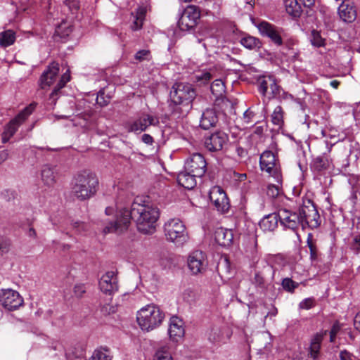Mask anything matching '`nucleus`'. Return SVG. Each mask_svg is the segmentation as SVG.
<instances>
[{
  "instance_id": "f257e3e1",
  "label": "nucleus",
  "mask_w": 360,
  "mask_h": 360,
  "mask_svg": "<svg viewBox=\"0 0 360 360\" xmlns=\"http://www.w3.org/2000/svg\"><path fill=\"white\" fill-rule=\"evenodd\" d=\"M160 216L157 207L141 204L134 201L131 209H120L115 216V220L107 221L104 225L103 232L104 234L109 233H122L127 230L134 220L138 230L143 233H149L155 230V224Z\"/></svg>"
},
{
  "instance_id": "f03ea898",
  "label": "nucleus",
  "mask_w": 360,
  "mask_h": 360,
  "mask_svg": "<svg viewBox=\"0 0 360 360\" xmlns=\"http://www.w3.org/2000/svg\"><path fill=\"white\" fill-rule=\"evenodd\" d=\"M197 96L195 89L189 83L176 82L170 92L168 107L171 113L177 117H184L192 108V103Z\"/></svg>"
},
{
  "instance_id": "7ed1b4c3",
  "label": "nucleus",
  "mask_w": 360,
  "mask_h": 360,
  "mask_svg": "<svg viewBox=\"0 0 360 360\" xmlns=\"http://www.w3.org/2000/svg\"><path fill=\"white\" fill-rule=\"evenodd\" d=\"M99 187V181L96 174L84 170L77 173L71 184V194L79 201L94 197Z\"/></svg>"
},
{
  "instance_id": "20e7f679",
  "label": "nucleus",
  "mask_w": 360,
  "mask_h": 360,
  "mask_svg": "<svg viewBox=\"0 0 360 360\" xmlns=\"http://www.w3.org/2000/svg\"><path fill=\"white\" fill-rule=\"evenodd\" d=\"M165 319L163 311L155 304H148L137 313L138 324L143 330L150 331L159 327Z\"/></svg>"
},
{
  "instance_id": "39448f33",
  "label": "nucleus",
  "mask_w": 360,
  "mask_h": 360,
  "mask_svg": "<svg viewBox=\"0 0 360 360\" xmlns=\"http://www.w3.org/2000/svg\"><path fill=\"white\" fill-rule=\"evenodd\" d=\"M302 229L309 227L316 229L321 225V217L314 202L309 199H303L302 205L297 210Z\"/></svg>"
},
{
  "instance_id": "423d86ee",
  "label": "nucleus",
  "mask_w": 360,
  "mask_h": 360,
  "mask_svg": "<svg viewBox=\"0 0 360 360\" xmlns=\"http://www.w3.org/2000/svg\"><path fill=\"white\" fill-rule=\"evenodd\" d=\"M167 239L177 245H181L188 239L186 229L183 222L179 219H171L164 226Z\"/></svg>"
},
{
  "instance_id": "0eeeda50",
  "label": "nucleus",
  "mask_w": 360,
  "mask_h": 360,
  "mask_svg": "<svg viewBox=\"0 0 360 360\" xmlns=\"http://www.w3.org/2000/svg\"><path fill=\"white\" fill-rule=\"evenodd\" d=\"M200 17L199 8L194 5L188 6L184 11L178 21V25L181 30H191L194 29Z\"/></svg>"
},
{
  "instance_id": "6e6552de",
  "label": "nucleus",
  "mask_w": 360,
  "mask_h": 360,
  "mask_svg": "<svg viewBox=\"0 0 360 360\" xmlns=\"http://www.w3.org/2000/svg\"><path fill=\"white\" fill-rule=\"evenodd\" d=\"M276 157L270 150L264 151L260 156L259 164L262 171L274 176L278 184H281V175L279 167L276 163Z\"/></svg>"
},
{
  "instance_id": "1a4fd4ad",
  "label": "nucleus",
  "mask_w": 360,
  "mask_h": 360,
  "mask_svg": "<svg viewBox=\"0 0 360 360\" xmlns=\"http://www.w3.org/2000/svg\"><path fill=\"white\" fill-rule=\"evenodd\" d=\"M0 302L6 309L13 311L23 304V299L17 291L6 289L0 292Z\"/></svg>"
},
{
  "instance_id": "9d476101",
  "label": "nucleus",
  "mask_w": 360,
  "mask_h": 360,
  "mask_svg": "<svg viewBox=\"0 0 360 360\" xmlns=\"http://www.w3.org/2000/svg\"><path fill=\"white\" fill-rule=\"evenodd\" d=\"M207 168V163L205 158L200 153H194L189 158L187 159L184 169L186 171L197 176L198 177H202Z\"/></svg>"
},
{
  "instance_id": "9b49d317",
  "label": "nucleus",
  "mask_w": 360,
  "mask_h": 360,
  "mask_svg": "<svg viewBox=\"0 0 360 360\" xmlns=\"http://www.w3.org/2000/svg\"><path fill=\"white\" fill-rule=\"evenodd\" d=\"M210 200L219 212L226 213L229 211V200L225 191L219 186H214L210 190Z\"/></svg>"
},
{
  "instance_id": "f8f14e48",
  "label": "nucleus",
  "mask_w": 360,
  "mask_h": 360,
  "mask_svg": "<svg viewBox=\"0 0 360 360\" xmlns=\"http://www.w3.org/2000/svg\"><path fill=\"white\" fill-rule=\"evenodd\" d=\"M257 27L260 34L269 38L271 41L275 45L280 46L283 44L281 32L277 27L266 21H262Z\"/></svg>"
},
{
  "instance_id": "ddd939ff",
  "label": "nucleus",
  "mask_w": 360,
  "mask_h": 360,
  "mask_svg": "<svg viewBox=\"0 0 360 360\" xmlns=\"http://www.w3.org/2000/svg\"><path fill=\"white\" fill-rule=\"evenodd\" d=\"M158 124L159 120L158 117L148 114H143L134 122L127 125V131L140 133L144 131L148 126H157Z\"/></svg>"
},
{
  "instance_id": "4468645a",
  "label": "nucleus",
  "mask_w": 360,
  "mask_h": 360,
  "mask_svg": "<svg viewBox=\"0 0 360 360\" xmlns=\"http://www.w3.org/2000/svg\"><path fill=\"white\" fill-rule=\"evenodd\" d=\"M278 217L281 224L285 228L295 231L301 226L297 212H292L285 208H281L278 210Z\"/></svg>"
},
{
  "instance_id": "2eb2a0df",
  "label": "nucleus",
  "mask_w": 360,
  "mask_h": 360,
  "mask_svg": "<svg viewBox=\"0 0 360 360\" xmlns=\"http://www.w3.org/2000/svg\"><path fill=\"white\" fill-rule=\"evenodd\" d=\"M229 140L228 135L221 131L212 133L205 139V147L210 151H219Z\"/></svg>"
},
{
  "instance_id": "dca6fc26",
  "label": "nucleus",
  "mask_w": 360,
  "mask_h": 360,
  "mask_svg": "<svg viewBox=\"0 0 360 360\" xmlns=\"http://www.w3.org/2000/svg\"><path fill=\"white\" fill-rule=\"evenodd\" d=\"M210 90L215 98L214 105L224 110V106H227L229 103V101L224 96L226 92L224 83L221 79H216L212 83Z\"/></svg>"
},
{
  "instance_id": "f3484780",
  "label": "nucleus",
  "mask_w": 360,
  "mask_h": 360,
  "mask_svg": "<svg viewBox=\"0 0 360 360\" xmlns=\"http://www.w3.org/2000/svg\"><path fill=\"white\" fill-rule=\"evenodd\" d=\"M188 266L193 274L202 273L206 268V257L203 252L196 250L188 257Z\"/></svg>"
},
{
  "instance_id": "a211bd4d",
  "label": "nucleus",
  "mask_w": 360,
  "mask_h": 360,
  "mask_svg": "<svg viewBox=\"0 0 360 360\" xmlns=\"http://www.w3.org/2000/svg\"><path fill=\"white\" fill-rule=\"evenodd\" d=\"M37 104L35 103H31L29 106L26 107L22 112H20L14 119L11 120L6 126L4 131L13 136L17 131L19 126L27 119V117L35 109Z\"/></svg>"
},
{
  "instance_id": "6ab92c4d",
  "label": "nucleus",
  "mask_w": 360,
  "mask_h": 360,
  "mask_svg": "<svg viewBox=\"0 0 360 360\" xmlns=\"http://www.w3.org/2000/svg\"><path fill=\"white\" fill-rule=\"evenodd\" d=\"M59 72V64L51 63L42 73L39 79V85L41 89L49 87L56 80Z\"/></svg>"
},
{
  "instance_id": "aec40b11",
  "label": "nucleus",
  "mask_w": 360,
  "mask_h": 360,
  "mask_svg": "<svg viewBox=\"0 0 360 360\" xmlns=\"http://www.w3.org/2000/svg\"><path fill=\"white\" fill-rule=\"evenodd\" d=\"M328 330H322L315 333L311 338L310 346L309 348L308 356L313 360H318L320 355L321 345L324 338L326 336Z\"/></svg>"
},
{
  "instance_id": "412c9836",
  "label": "nucleus",
  "mask_w": 360,
  "mask_h": 360,
  "mask_svg": "<svg viewBox=\"0 0 360 360\" xmlns=\"http://www.w3.org/2000/svg\"><path fill=\"white\" fill-rule=\"evenodd\" d=\"M340 18L346 22H352L356 18V10L354 4L349 0H345L338 7Z\"/></svg>"
},
{
  "instance_id": "4be33fe9",
  "label": "nucleus",
  "mask_w": 360,
  "mask_h": 360,
  "mask_svg": "<svg viewBox=\"0 0 360 360\" xmlns=\"http://www.w3.org/2000/svg\"><path fill=\"white\" fill-rule=\"evenodd\" d=\"M168 333L172 341L178 342L181 340L185 333L183 321L177 316L172 317Z\"/></svg>"
},
{
  "instance_id": "5701e85b",
  "label": "nucleus",
  "mask_w": 360,
  "mask_h": 360,
  "mask_svg": "<svg viewBox=\"0 0 360 360\" xmlns=\"http://www.w3.org/2000/svg\"><path fill=\"white\" fill-rule=\"evenodd\" d=\"M99 286L101 291L105 293L111 294L117 290V278L115 276L113 271H108L103 275L100 281Z\"/></svg>"
},
{
  "instance_id": "b1692460",
  "label": "nucleus",
  "mask_w": 360,
  "mask_h": 360,
  "mask_svg": "<svg viewBox=\"0 0 360 360\" xmlns=\"http://www.w3.org/2000/svg\"><path fill=\"white\" fill-rule=\"evenodd\" d=\"M214 239L219 245L228 247L232 244L233 234L231 229L220 227L214 232Z\"/></svg>"
},
{
  "instance_id": "393cba45",
  "label": "nucleus",
  "mask_w": 360,
  "mask_h": 360,
  "mask_svg": "<svg viewBox=\"0 0 360 360\" xmlns=\"http://www.w3.org/2000/svg\"><path fill=\"white\" fill-rule=\"evenodd\" d=\"M217 121L218 117L215 110L207 108L202 114L200 127L203 129H209L214 127Z\"/></svg>"
},
{
  "instance_id": "a878e982",
  "label": "nucleus",
  "mask_w": 360,
  "mask_h": 360,
  "mask_svg": "<svg viewBox=\"0 0 360 360\" xmlns=\"http://www.w3.org/2000/svg\"><path fill=\"white\" fill-rule=\"evenodd\" d=\"M56 167L46 165L42 167L41 178L44 184L48 187H52L56 183Z\"/></svg>"
},
{
  "instance_id": "bb28decb",
  "label": "nucleus",
  "mask_w": 360,
  "mask_h": 360,
  "mask_svg": "<svg viewBox=\"0 0 360 360\" xmlns=\"http://www.w3.org/2000/svg\"><path fill=\"white\" fill-rule=\"evenodd\" d=\"M197 176H194L193 174L186 171L181 172L177 176V182L179 185L184 187L186 189L191 190L195 187Z\"/></svg>"
},
{
  "instance_id": "cd10ccee",
  "label": "nucleus",
  "mask_w": 360,
  "mask_h": 360,
  "mask_svg": "<svg viewBox=\"0 0 360 360\" xmlns=\"http://www.w3.org/2000/svg\"><path fill=\"white\" fill-rule=\"evenodd\" d=\"M279 221L278 212L265 216L259 222L260 227L265 231H272L278 226Z\"/></svg>"
},
{
  "instance_id": "c85d7f7f",
  "label": "nucleus",
  "mask_w": 360,
  "mask_h": 360,
  "mask_svg": "<svg viewBox=\"0 0 360 360\" xmlns=\"http://www.w3.org/2000/svg\"><path fill=\"white\" fill-rule=\"evenodd\" d=\"M286 12L294 18H299L302 9L297 0H283Z\"/></svg>"
},
{
  "instance_id": "c756f323",
  "label": "nucleus",
  "mask_w": 360,
  "mask_h": 360,
  "mask_svg": "<svg viewBox=\"0 0 360 360\" xmlns=\"http://www.w3.org/2000/svg\"><path fill=\"white\" fill-rule=\"evenodd\" d=\"M70 76L68 73L65 72L62 75L60 81L49 96V100L51 101V104H56L60 89L70 81Z\"/></svg>"
},
{
  "instance_id": "7c9ffc66",
  "label": "nucleus",
  "mask_w": 360,
  "mask_h": 360,
  "mask_svg": "<svg viewBox=\"0 0 360 360\" xmlns=\"http://www.w3.org/2000/svg\"><path fill=\"white\" fill-rule=\"evenodd\" d=\"M330 166V160L326 155H320L313 160L312 167L318 172H323L327 170Z\"/></svg>"
},
{
  "instance_id": "2f4dec72",
  "label": "nucleus",
  "mask_w": 360,
  "mask_h": 360,
  "mask_svg": "<svg viewBox=\"0 0 360 360\" xmlns=\"http://www.w3.org/2000/svg\"><path fill=\"white\" fill-rule=\"evenodd\" d=\"M240 44L248 49H259L262 45V41L252 36H246L240 39Z\"/></svg>"
},
{
  "instance_id": "473e14b6",
  "label": "nucleus",
  "mask_w": 360,
  "mask_h": 360,
  "mask_svg": "<svg viewBox=\"0 0 360 360\" xmlns=\"http://www.w3.org/2000/svg\"><path fill=\"white\" fill-rule=\"evenodd\" d=\"M15 41V33L11 30L0 32V45L7 47L12 45Z\"/></svg>"
},
{
  "instance_id": "72a5a7b5",
  "label": "nucleus",
  "mask_w": 360,
  "mask_h": 360,
  "mask_svg": "<svg viewBox=\"0 0 360 360\" xmlns=\"http://www.w3.org/2000/svg\"><path fill=\"white\" fill-rule=\"evenodd\" d=\"M283 110L281 106H276L271 115V122L274 124L281 127L283 124Z\"/></svg>"
},
{
  "instance_id": "f704fd0d",
  "label": "nucleus",
  "mask_w": 360,
  "mask_h": 360,
  "mask_svg": "<svg viewBox=\"0 0 360 360\" xmlns=\"http://www.w3.org/2000/svg\"><path fill=\"white\" fill-rule=\"evenodd\" d=\"M307 246L310 250V259L312 261H315L318 259L319 251L316 247V243L313 240L312 233H309L307 239Z\"/></svg>"
},
{
  "instance_id": "c9c22d12",
  "label": "nucleus",
  "mask_w": 360,
  "mask_h": 360,
  "mask_svg": "<svg viewBox=\"0 0 360 360\" xmlns=\"http://www.w3.org/2000/svg\"><path fill=\"white\" fill-rule=\"evenodd\" d=\"M145 16V10L142 8H139L136 11L135 20L131 25V29L134 31L140 30L143 25V21Z\"/></svg>"
},
{
  "instance_id": "e433bc0d",
  "label": "nucleus",
  "mask_w": 360,
  "mask_h": 360,
  "mask_svg": "<svg viewBox=\"0 0 360 360\" xmlns=\"http://www.w3.org/2000/svg\"><path fill=\"white\" fill-rule=\"evenodd\" d=\"M72 32V28L70 25L63 22L56 29V34L60 38H65Z\"/></svg>"
},
{
  "instance_id": "4c0bfd02",
  "label": "nucleus",
  "mask_w": 360,
  "mask_h": 360,
  "mask_svg": "<svg viewBox=\"0 0 360 360\" xmlns=\"http://www.w3.org/2000/svg\"><path fill=\"white\" fill-rule=\"evenodd\" d=\"M270 92L268 93L269 94V98H274L277 95L280 94V86L276 84V79L271 77L269 76V81Z\"/></svg>"
},
{
  "instance_id": "58836bf2",
  "label": "nucleus",
  "mask_w": 360,
  "mask_h": 360,
  "mask_svg": "<svg viewBox=\"0 0 360 360\" xmlns=\"http://www.w3.org/2000/svg\"><path fill=\"white\" fill-rule=\"evenodd\" d=\"M283 288L289 292H293L295 289L299 286V283L295 282L290 278H285L281 283Z\"/></svg>"
},
{
  "instance_id": "ea45409f",
  "label": "nucleus",
  "mask_w": 360,
  "mask_h": 360,
  "mask_svg": "<svg viewBox=\"0 0 360 360\" xmlns=\"http://www.w3.org/2000/svg\"><path fill=\"white\" fill-rule=\"evenodd\" d=\"M269 77H263L259 78V91L262 96H266L268 94V89L269 87V83H268Z\"/></svg>"
},
{
  "instance_id": "a19ab883",
  "label": "nucleus",
  "mask_w": 360,
  "mask_h": 360,
  "mask_svg": "<svg viewBox=\"0 0 360 360\" xmlns=\"http://www.w3.org/2000/svg\"><path fill=\"white\" fill-rule=\"evenodd\" d=\"M108 350H96L90 360H111V356L107 353Z\"/></svg>"
},
{
  "instance_id": "79ce46f5",
  "label": "nucleus",
  "mask_w": 360,
  "mask_h": 360,
  "mask_svg": "<svg viewBox=\"0 0 360 360\" xmlns=\"http://www.w3.org/2000/svg\"><path fill=\"white\" fill-rule=\"evenodd\" d=\"M118 306L117 304H105L101 307V312L104 316L113 314L117 311Z\"/></svg>"
},
{
  "instance_id": "37998d69",
  "label": "nucleus",
  "mask_w": 360,
  "mask_h": 360,
  "mask_svg": "<svg viewBox=\"0 0 360 360\" xmlns=\"http://www.w3.org/2000/svg\"><path fill=\"white\" fill-rule=\"evenodd\" d=\"M195 81L199 82L200 84H205L210 81L212 78V75L209 72H201L199 75H196Z\"/></svg>"
},
{
  "instance_id": "c03bdc74",
  "label": "nucleus",
  "mask_w": 360,
  "mask_h": 360,
  "mask_svg": "<svg viewBox=\"0 0 360 360\" xmlns=\"http://www.w3.org/2000/svg\"><path fill=\"white\" fill-rule=\"evenodd\" d=\"M221 335L222 334L220 328L218 327H213L210 333L209 340L213 342H219L221 340Z\"/></svg>"
},
{
  "instance_id": "a18cd8bd",
  "label": "nucleus",
  "mask_w": 360,
  "mask_h": 360,
  "mask_svg": "<svg viewBox=\"0 0 360 360\" xmlns=\"http://www.w3.org/2000/svg\"><path fill=\"white\" fill-rule=\"evenodd\" d=\"M110 98L111 97L110 96H107L106 97H105V90L101 89L98 93L96 101L98 104H99L101 106H105L110 103Z\"/></svg>"
},
{
  "instance_id": "49530a36",
  "label": "nucleus",
  "mask_w": 360,
  "mask_h": 360,
  "mask_svg": "<svg viewBox=\"0 0 360 360\" xmlns=\"http://www.w3.org/2000/svg\"><path fill=\"white\" fill-rule=\"evenodd\" d=\"M11 243L6 238L0 236V253L4 255L9 251Z\"/></svg>"
},
{
  "instance_id": "de8ad7c7",
  "label": "nucleus",
  "mask_w": 360,
  "mask_h": 360,
  "mask_svg": "<svg viewBox=\"0 0 360 360\" xmlns=\"http://www.w3.org/2000/svg\"><path fill=\"white\" fill-rule=\"evenodd\" d=\"M281 191L279 185L269 184L267 187L266 194L272 198H276Z\"/></svg>"
},
{
  "instance_id": "09e8293b",
  "label": "nucleus",
  "mask_w": 360,
  "mask_h": 360,
  "mask_svg": "<svg viewBox=\"0 0 360 360\" xmlns=\"http://www.w3.org/2000/svg\"><path fill=\"white\" fill-rule=\"evenodd\" d=\"M64 4L72 13H77L80 7V1L79 0H65Z\"/></svg>"
},
{
  "instance_id": "8fccbe9b",
  "label": "nucleus",
  "mask_w": 360,
  "mask_h": 360,
  "mask_svg": "<svg viewBox=\"0 0 360 360\" xmlns=\"http://www.w3.org/2000/svg\"><path fill=\"white\" fill-rule=\"evenodd\" d=\"M339 359L340 360H360L353 353L347 349H342L340 351Z\"/></svg>"
},
{
  "instance_id": "3c124183",
  "label": "nucleus",
  "mask_w": 360,
  "mask_h": 360,
  "mask_svg": "<svg viewBox=\"0 0 360 360\" xmlns=\"http://www.w3.org/2000/svg\"><path fill=\"white\" fill-rule=\"evenodd\" d=\"M340 323L338 321L335 322L333 323L330 330L329 331L330 342H335L336 335L338 333V332L340 331Z\"/></svg>"
},
{
  "instance_id": "603ef678",
  "label": "nucleus",
  "mask_w": 360,
  "mask_h": 360,
  "mask_svg": "<svg viewBox=\"0 0 360 360\" xmlns=\"http://www.w3.org/2000/svg\"><path fill=\"white\" fill-rule=\"evenodd\" d=\"M155 360H172L170 354L168 352L159 350L155 354Z\"/></svg>"
},
{
  "instance_id": "864d4df0",
  "label": "nucleus",
  "mask_w": 360,
  "mask_h": 360,
  "mask_svg": "<svg viewBox=\"0 0 360 360\" xmlns=\"http://www.w3.org/2000/svg\"><path fill=\"white\" fill-rule=\"evenodd\" d=\"M75 295L77 297H82L86 292V288L84 284H77L73 289Z\"/></svg>"
},
{
  "instance_id": "5fc2aeb1",
  "label": "nucleus",
  "mask_w": 360,
  "mask_h": 360,
  "mask_svg": "<svg viewBox=\"0 0 360 360\" xmlns=\"http://www.w3.org/2000/svg\"><path fill=\"white\" fill-rule=\"evenodd\" d=\"M312 36H313V39L311 40V41L314 46L320 47L323 45V40L321 37V36L318 32H316L314 30L312 32Z\"/></svg>"
},
{
  "instance_id": "6e6d98bb",
  "label": "nucleus",
  "mask_w": 360,
  "mask_h": 360,
  "mask_svg": "<svg viewBox=\"0 0 360 360\" xmlns=\"http://www.w3.org/2000/svg\"><path fill=\"white\" fill-rule=\"evenodd\" d=\"M314 306V300L307 298L300 303V308L303 309H309Z\"/></svg>"
},
{
  "instance_id": "4d7b16f0",
  "label": "nucleus",
  "mask_w": 360,
  "mask_h": 360,
  "mask_svg": "<svg viewBox=\"0 0 360 360\" xmlns=\"http://www.w3.org/2000/svg\"><path fill=\"white\" fill-rule=\"evenodd\" d=\"M254 280H255L254 283L257 286H258L261 288H264V287H265L264 278L261 275V274L259 272L255 273Z\"/></svg>"
},
{
  "instance_id": "13d9d810",
  "label": "nucleus",
  "mask_w": 360,
  "mask_h": 360,
  "mask_svg": "<svg viewBox=\"0 0 360 360\" xmlns=\"http://www.w3.org/2000/svg\"><path fill=\"white\" fill-rule=\"evenodd\" d=\"M149 55V50L143 49L136 52V53L135 54V58L139 61H142L143 60L147 59Z\"/></svg>"
},
{
  "instance_id": "bf43d9fd",
  "label": "nucleus",
  "mask_w": 360,
  "mask_h": 360,
  "mask_svg": "<svg viewBox=\"0 0 360 360\" xmlns=\"http://www.w3.org/2000/svg\"><path fill=\"white\" fill-rule=\"evenodd\" d=\"M255 115V112L250 108H248L243 114L244 122L248 124H251L253 122L252 119Z\"/></svg>"
},
{
  "instance_id": "052dcab7",
  "label": "nucleus",
  "mask_w": 360,
  "mask_h": 360,
  "mask_svg": "<svg viewBox=\"0 0 360 360\" xmlns=\"http://www.w3.org/2000/svg\"><path fill=\"white\" fill-rule=\"evenodd\" d=\"M351 248L356 252H360V235H356L353 238Z\"/></svg>"
},
{
  "instance_id": "680f3d73",
  "label": "nucleus",
  "mask_w": 360,
  "mask_h": 360,
  "mask_svg": "<svg viewBox=\"0 0 360 360\" xmlns=\"http://www.w3.org/2000/svg\"><path fill=\"white\" fill-rule=\"evenodd\" d=\"M72 226L74 229H75L79 232L84 231L87 230V225L82 221H73L72 223Z\"/></svg>"
},
{
  "instance_id": "e2e57ef3",
  "label": "nucleus",
  "mask_w": 360,
  "mask_h": 360,
  "mask_svg": "<svg viewBox=\"0 0 360 360\" xmlns=\"http://www.w3.org/2000/svg\"><path fill=\"white\" fill-rule=\"evenodd\" d=\"M142 141L146 144L151 145L153 143V138L148 134H144L142 136Z\"/></svg>"
},
{
  "instance_id": "0e129e2a",
  "label": "nucleus",
  "mask_w": 360,
  "mask_h": 360,
  "mask_svg": "<svg viewBox=\"0 0 360 360\" xmlns=\"http://www.w3.org/2000/svg\"><path fill=\"white\" fill-rule=\"evenodd\" d=\"M236 153H237V155L240 158H245L248 155L247 150L240 146H238L236 148Z\"/></svg>"
},
{
  "instance_id": "69168bd1",
  "label": "nucleus",
  "mask_w": 360,
  "mask_h": 360,
  "mask_svg": "<svg viewBox=\"0 0 360 360\" xmlns=\"http://www.w3.org/2000/svg\"><path fill=\"white\" fill-rule=\"evenodd\" d=\"M8 158V151L7 150H0V165L6 160Z\"/></svg>"
},
{
  "instance_id": "338daca9",
  "label": "nucleus",
  "mask_w": 360,
  "mask_h": 360,
  "mask_svg": "<svg viewBox=\"0 0 360 360\" xmlns=\"http://www.w3.org/2000/svg\"><path fill=\"white\" fill-rule=\"evenodd\" d=\"M354 325L355 328L360 331V311L354 317Z\"/></svg>"
},
{
  "instance_id": "774afa93",
  "label": "nucleus",
  "mask_w": 360,
  "mask_h": 360,
  "mask_svg": "<svg viewBox=\"0 0 360 360\" xmlns=\"http://www.w3.org/2000/svg\"><path fill=\"white\" fill-rule=\"evenodd\" d=\"M68 360H86L81 356H76L74 354H69L67 355Z\"/></svg>"
}]
</instances>
